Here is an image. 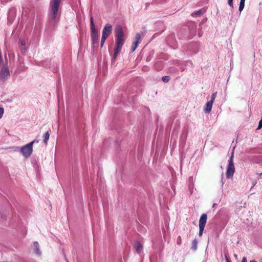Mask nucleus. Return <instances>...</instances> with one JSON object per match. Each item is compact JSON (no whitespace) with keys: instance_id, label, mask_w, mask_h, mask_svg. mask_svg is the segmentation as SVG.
Listing matches in <instances>:
<instances>
[{"instance_id":"f257e3e1","label":"nucleus","mask_w":262,"mask_h":262,"mask_svg":"<svg viewBox=\"0 0 262 262\" xmlns=\"http://www.w3.org/2000/svg\"><path fill=\"white\" fill-rule=\"evenodd\" d=\"M62 0H50L48 13L51 20L56 23L59 18V10Z\"/></svg>"},{"instance_id":"f03ea898","label":"nucleus","mask_w":262,"mask_h":262,"mask_svg":"<svg viewBox=\"0 0 262 262\" xmlns=\"http://www.w3.org/2000/svg\"><path fill=\"white\" fill-rule=\"evenodd\" d=\"M38 142V141L37 140H34L20 148V152L25 158H29L33 152V144Z\"/></svg>"},{"instance_id":"7ed1b4c3","label":"nucleus","mask_w":262,"mask_h":262,"mask_svg":"<svg viewBox=\"0 0 262 262\" xmlns=\"http://www.w3.org/2000/svg\"><path fill=\"white\" fill-rule=\"evenodd\" d=\"M90 23H90V28H91V38H92L93 44L95 45L96 43H98L99 35H98V30L95 26L92 16H91V22Z\"/></svg>"},{"instance_id":"20e7f679","label":"nucleus","mask_w":262,"mask_h":262,"mask_svg":"<svg viewBox=\"0 0 262 262\" xmlns=\"http://www.w3.org/2000/svg\"><path fill=\"white\" fill-rule=\"evenodd\" d=\"M234 149V147L233 148L231 157L229 160V163L228 165L227 172H226V177L227 178H230L232 177V176L234 173L235 168H234V165L233 163Z\"/></svg>"},{"instance_id":"39448f33","label":"nucleus","mask_w":262,"mask_h":262,"mask_svg":"<svg viewBox=\"0 0 262 262\" xmlns=\"http://www.w3.org/2000/svg\"><path fill=\"white\" fill-rule=\"evenodd\" d=\"M234 149V147L233 148L231 157L229 160V163L228 165L227 172H226V177L227 178H230L232 177V176L234 173L235 168H234V165L233 163Z\"/></svg>"},{"instance_id":"423d86ee","label":"nucleus","mask_w":262,"mask_h":262,"mask_svg":"<svg viewBox=\"0 0 262 262\" xmlns=\"http://www.w3.org/2000/svg\"><path fill=\"white\" fill-rule=\"evenodd\" d=\"M112 32V26L111 25L107 24H106L103 30L101 40V47H102L106 38L109 36Z\"/></svg>"},{"instance_id":"0eeeda50","label":"nucleus","mask_w":262,"mask_h":262,"mask_svg":"<svg viewBox=\"0 0 262 262\" xmlns=\"http://www.w3.org/2000/svg\"><path fill=\"white\" fill-rule=\"evenodd\" d=\"M10 77L9 68L6 65H4L0 71V81L4 82Z\"/></svg>"},{"instance_id":"6e6552de","label":"nucleus","mask_w":262,"mask_h":262,"mask_svg":"<svg viewBox=\"0 0 262 262\" xmlns=\"http://www.w3.org/2000/svg\"><path fill=\"white\" fill-rule=\"evenodd\" d=\"M116 32L117 34L116 45L122 46L124 43V33L121 27H118L116 28Z\"/></svg>"},{"instance_id":"1a4fd4ad","label":"nucleus","mask_w":262,"mask_h":262,"mask_svg":"<svg viewBox=\"0 0 262 262\" xmlns=\"http://www.w3.org/2000/svg\"><path fill=\"white\" fill-rule=\"evenodd\" d=\"M207 215L206 214L204 213L201 215L199 220V236H201L207 222Z\"/></svg>"},{"instance_id":"9d476101","label":"nucleus","mask_w":262,"mask_h":262,"mask_svg":"<svg viewBox=\"0 0 262 262\" xmlns=\"http://www.w3.org/2000/svg\"><path fill=\"white\" fill-rule=\"evenodd\" d=\"M213 104V102L210 100L206 103L204 108V111L205 113H209L211 112Z\"/></svg>"},{"instance_id":"9b49d317","label":"nucleus","mask_w":262,"mask_h":262,"mask_svg":"<svg viewBox=\"0 0 262 262\" xmlns=\"http://www.w3.org/2000/svg\"><path fill=\"white\" fill-rule=\"evenodd\" d=\"M33 247L35 254L38 255H40L41 251L39 250V244L37 242H34L33 243Z\"/></svg>"},{"instance_id":"f8f14e48","label":"nucleus","mask_w":262,"mask_h":262,"mask_svg":"<svg viewBox=\"0 0 262 262\" xmlns=\"http://www.w3.org/2000/svg\"><path fill=\"white\" fill-rule=\"evenodd\" d=\"M122 47V46L116 45L115 48L114 49V54L113 57L114 60H115L117 58L119 53L121 51Z\"/></svg>"},{"instance_id":"ddd939ff","label":"nucleus","mask_w":262,"mask_h":262,"mask_svg":"<svg viewBox=\"0 0 262 262\" xmlns=\"http://www.w3.org/2000/svg\"><path fill=\"white\" fill-rule=\"evenodd\" d=\"M135 247L136 248V251L138 253H140L142 249V246L138 242L136 243L135 245Z\"/></svg>"},{"instance_id":"4468645a","label":"nucleus","mask_w":262,"mask_h":262,"mask_svg":"<svg viewBox=\"0 0 262 262\" xmlns=\"http://www.w3.org/2000/svg\"><path fill=\"white\" fill-rule=\"evenodd\" d=\"M49 137H50V134H49V132H47L45 134V136H44V140H43V142H44V143L47 145V143H48V141L49 139Z\"/></svg>"},{"instance_id":"2eb2a0df","label":"nucleus","mask_w":262,"mask_h":262,"mask_svg":"<svg viewBox=\"0 0 262 262\" xmlns=\"http://www.w3.org/2000/svg\"><path fill=\"white\" fill-rule=\"evenodd\" d=\"M140 43L138 42V41H135L134 43H133V46L132 48V52H134L135 51V50L136 49V48H137L138 45Z\"/></svg>"},{"instance_id":"dca6fc26","label":"nucleus","mask_w":262,"mask_h":262,"mask_svg":"<svg viewBox=\"0 0 262 262\" xmlns=\"http://www.w3.org/2000/svg\"><path fill=\"white\" fill-rule=\"evenodd\" d=\"M140 43L138 42V41H135L134 43H133V46L132 48V52H134L135 51V50L136 49V48H137L138 45Z\"/></svg>"},{"instance_id":"f3484780","label":"nucleus","mask_w":262,"mask_h":262,"mask_svg":"<svg viewBox=\"0 0 262 262\" xmlns=\"http://www.w3.org/2000/svg\"><path fill=\"white\" fill-rule=\"evenodd\" d=\"M198 241L196 239H194L192 242V248L195 250L197 249Z\"/></svg>"},{"instance_id":"a211bd4d","label":"nucleus","mask_w":262,"mask_h":262,"mask_svg":"<svg viewBox=\"0 0 262 262\" xmlns=\"http://www.w3.org/2000/svg\"><path fill=\"white\" fill-rule=\"evenodd\" d=\"M244 6H245V3H243V2L242 3L240 2L239 8H238V10L240 12H242L243 11V10L244 9Z\"/></svg>"},{"instance_id":"6ab92c4d","label":"nucleus","mask_w":262,"mask_h":262,"mask_svg":"<svg viewBox=\"0 0 262 262\" xmlns=\"http://www.w3.org/2000/svg\"><path fill=\"white\" fill-rule=\"evenodd\" d=\"M162 79L163 82H168L170 80V78L169 76H163L162 77Z\"/></svg>"},{"instance_id":"aec40b11","label":"nucleus","mask_w":262,"mask_h":262,"mask_svg":"<svg viewBox=\"0 0 262 262\" xmlns=\"http://www.w3.org/2000/svg\"><path fill=\"white\" fill-rule=\"evenodd\" d=\"M141 36L139 33H137L136 36V41H138L139 43H140Z\"/></svg>"},{"instance_id":"412c9836","label":"nucleus","mask_w":262,"mask_h":262,"mask_svg":"<svg viewBox=\"0 0 262 262\" xmlns=\"http://www.w3.org/2000/svg\"><path fill=\"white\" fill-rule=\"evenodd\" d=\"M202 13H203L202 10H199L194 12L192 14V15L193 16H194V15H201V14H202Z\"/></svg>"},{"instance_id":"4be33fe9","label":"nucleus","mask_w":262,"mask_h":262,"mask_svg":"<svg viewBox=\"0 0 262 262\" xmlns=\"http://www.w3.org/2000/svg\"><path fill=\"white\" fill-rule=\"evenodd\" d=\"M216 95H217V92H215V93H213L212 95H211V99L210 101H212V102H214V99H215V97H216Z\"/></svg>"},{"instance_id":"5701e85b","label":"nucleus","mask_w":262,"mask_h":262,"mask_svg":"<svg viewBox=\"0 0 262 262\" xmlns=\"http://www.w3.org/2000/svg\"><path fill=\"white\" fill-rule=\"evenodd\" d=\"M4 114V109L3 107H0V119L2 118Z\"/></svg>"},{"instance_id":"b1692460","label":"nucleus","mask_w":262,"mask_h":262,"mask_svg":"<svg viewBox=\"0 0 262 262\" xmlns=\"http://www.w3.org/2000/svg\"><path fill=\"white\" fill-rule=\"evenodd\" d=\"M228 5L232 8H233V0H228Z\"/></svg>"},{"instance_id":"393cba45","label":"nucleus","mask_w":262,"mask_h":262,"mask_svg":"<svg viewBox=\"0 0 262 262\" xmlns=\"http://www.w3.org/2000/svg\"><path fill=\"white\" fill-rule=\"evenodd\" d=\"M19 42L22 46L25 47L26 46V41L25 40L20 39Z\"/></svg>"},{"instance_id":"a878e982","label":"nucleus","mask_w":262,"mask_h":262,"mask_svg":"<svg viewBox=\"0 0 262 262\" xmlns=\"http://www.w3.org/2000/svg\"><path fill=\"white\" fill-rule=\"evenodd\" d=\"M261 127H262V119L259 122L258 128H260Z\"/></svg>"},{"instance_id":"bb28decb","label":"nucleus","mask_w":262,"mask_h":262,"mask_svg":"<svg viewBox=\"0 0 262 262\" xmlns=\"http://www.w3.org/2000/svg\"><path fill=\"white\" fill-rule=\"evenodd\" d=\"M242 262H247V259L245 257H244L243 258H242Z\"/></svg>"},{"instance_id":"cd10ccee","label":"nucleus","mask_w":262,"mask_h":262,"mask_svg":"<svg viewBox=\"0 0 262 262\" xmlns=\"http://www.w3.org/2000/svg\"><path fill=\"white\" fill-rule=\"evenodd\" d=\"M226 260L227 262H230L229 258L227 256H226Z\"/></svg>"},{"instance_id":"c85d7f7f","label":"nucleus","mask_w":262,"mask_h":262,"mask_svg":"<svg viewBox=\"0 0 262 262\" xmlns=\"http://www.w3.org/2000/svg\"><path fill=\"white\" fill-rule=\"evenodd\" d=\"M217 205V204L214 203L212 205V208H214Z\"/></svg>"},{"instance_id":"c756f323","label":"nucleus","mask_w":262,"mask_h":262,"mask_svg":"<svg viewBox=\"0 0 262 262\" xmlns=\"http://www.w3.org/2000/svg\"><path fill=\"white\" fill-rule=\"evenodd\" d=\"M240 2L242 3H245V0H241Z\"/></svg>"},{"instance_id":"7c9ffc66","label":"nucleus","mask_w":262,"mask_h":262,"mask_svg":"<svg viewBox=\"0 0 262 262\" xmlns=\"http://www.w3.org/2000/svg\"><path fill=\"white\" fill-rule=\"evenodd\" d=\"M250 262H256L255 260H250Z\"/></svg>"},{"instance_id":"2f4dec72","label":"nucleus","mask_w":262,"mask_h":262,"mask_svg":"<svg viewBox=\"0 0 262 262\" xmlns=\"http://www.w3.org/2000/svg\"><path fill=\"white\" fill-rule=\"evenodd\" d=\"M257 174L260 176H262V173H257Z\"/></svg>"}]
</instances>
